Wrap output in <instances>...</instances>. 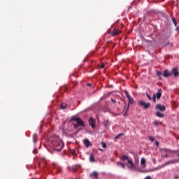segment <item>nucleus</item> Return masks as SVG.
Instances as JSON below:
<instances>
[{
	"mask_svg": "<svg viewBox=\"0 0 179 179\" xmlns=\"http://www.w3.org/2000/svg\"><path fill=\"white\" fill-rule=\"evenodd\" d=\"M103 124L104 125V127L106 128H107V127H108V125H110V121L108 120H104L103 122Z\"/></svg>",
	"mask_w": 179,
	"mask_h": 179,
	"instance_id": "a211bd4d",
	"label": "nucleus"
},
{
	"mask_svg": "<svg viewBox=\"0 0 179 179\" xmlns=\"http://www.w3.org/2000/svg\"><path fill=\"white\" fill-rule=\"evenodd\" d=\"M52 148L57 152H61L64 148V143L61 139L54 137L51 142Z\"/></svg>",
	"mask_w": 179,
	"mask_h": 179,
	"instance_id": "f257e3e1",
	"label": "nucleus"
},
{
	"mask_svg": "<svg viewBox=\"0 0 179 179\" xmlns=\"http://www.w3.org/2000/svg\"><path fill=\"white\" fill-rule=\"evenodd\" d=\"M155 110H157L158 111H166V106L162 104H157L155 106Z\"/></svg>",
	"mask_w": 179,
	"mask_h": 179,
	"instance_id": "423d86ee",
	"label": "nucleus"
},
{
	"mask_svg": "<svg viewBox=\"0 0 179 179\" xmlns=\"http://www.w3.org/2000/svg\"><path fill=\"white\" fill-rule=\"evenodd\" d=\"M178 157H179V154L178 155Z\"/></svg>",
	"mask_w": 179,
	"mask_h": 179,
	"instance_id": "a18cd8bd",
	"label": "nucleus"
},
{
	"mask_svg": "<svg viewBox=\"0 0 179 179\" xmlns=\"http://www.w3.org/2000/svg\"><path fill=\"white\" fill-rule=\"evenodd\" d=\"M152 100L153 101V103H156V94L153 95V97L152 98Z\"/></svg>",
	"mask_w": 179,
	"mask_h": 179,
	"instance_id": "c756f323",
	"label": "nucleus"
},
{
	"mask_svg": "<svg viewBox=\"0 0 179 179\" xmlns=\"http://www.w3.org/2000/svg\"><path fill=\"white\" fill-rule=\"evenodd\" d=\"M101 145H102V148H103V149H106V148H107V144H106L105 142H102Z\"/></svg>",
	"mask_w": 179,
	"mask_h": 179,
	"instance_id": "cd10ccee",
	"label": "nucleus"
},
{
	"mask_svg": "<svg viewBox=\"0 0 179 179\" xmlns=\"http://www.w3.org/2000/svg\"><path fill=\"white\" fill-rule=\"evenodd\" d=\"M178 29H179V27H177L176 30H178Z\"/></svg>",
	"mask_w": 179,
	"mask_h": 179,
	"instance_id": "37998d69",
	"label": "nucleus"
},
{
	"mask_svg": "<svg viewBox=\"0 0 179 179\" xmlns=\"http://www.w3.org/2000/svg\"><path fill=\"white\" fill-rule=\"evenodd\" d=\"M171 72L172 75H173L175 76V78L177 76H179L178 69L173 68Z\"/></svg>",
	"mask_w": 179,
	"mask_h": 179,
	"instance_id": "9d476101",
	"label": "nucleus"
},
{
	"mask_svg": "<svg viewBox=\"0 0 179 179\" xmlns=\"http://www.w3.org/2000/svg\"><path fill=\"white\" fill-rule=\"evenodd\" d=\"M162 93H163V91L162 90V89H159L157 92L155 94V98L159 100L160 99V97H162Z\"/></svg>",
	"mask_w": 179,
	"mask_h": 179,
	"instance_id": "6e6552de",
	"label": "nucleus"
},
{
	"mask_svg": "<svg viewBox=\"0 0 179 179\" xmlns=\"http://www.w3.org/2000/svg\"><path fill=\"white\" fill-rule=\"evenodd\" d=\"M66 106H67L66 103H61V105H60V108H61L62 110H65V108H66Z\"/></svg>",
	"mask_w": 179,
	"mask_h": 179,
	"instance_id": "aec40b11",
	"label": "nucleus"
},
{
	"mask_svg": "<svg viewBox=\"0 0 179 179\" xmlns=\"http://www.w3.org/2000/svg\"><path fill=\"white\" fill-rule=\"evenodd\" d=\"M77 124L78 127H85V122L80 118L77 122Z\"/></svg>",
	"mask_w": 179,
	"mask_h": 179,
	"instance_id": "ddd939ff",
	"label": "nucleus"
},
{
	"mask_svg": "<svg viewBox=\"0 0 179 179\" xmlns=\"http://www.w3.org/2000/svg\"><path fill=\"white\" fill-rule=\"evenodd\" d=\"M138 104L139 107L141 108H143V110H148L149 107H150V103L149 102H145V101H138Z\"/></svg>",
	"mask_w": 179,
	"mask_h": 179,
	"instance_id": "7ed1b4c3",
	"label": "nucleus"
},
{
	"mask_svg": "<svg viewBox=\"0 0 179 179\" xmlns=\"http://www.w3.org/2000/svg\"><path fill=\"white\" fill-rule=\"evenodd\" d=\"M149 139L150 141H151V142H154L155 138H153V137H152L151 136H149Z\"/></svg>",
	"mask_w": 179,
	"mask_h": 179,
	"instance_id": "2f4dec72",
	"label": "nucleus"
},
{
	"mask_svg": "<svg viewBox=\"0 0 179 179\" xmlns=\"http://www.w3.org/2000/svg\"><path fill=\"white\" fill-rule=\"evenodd\" d=\"M172 73L171 71H168L167 70H164L163 71L162 76H164V78H169L170 76H171Z\"/></svg>",
	"mask_w": 179,
	"mask_h": 179,
	"instance_id": "1a4fd4ad",
	"label": "nucleus"
},
{
	"mask_svg": "<svg viewBox=\"0 0 179 179\" xmlns=\"http://www.w3.org/2000/svg\"><path fill=\"white\" fill-rule=\"evenodd\" d=\"M104 66H105L104 64H101L100 66L101 69H103Z\"/></svg>",
	"mask_w": 179,
	"mask_h": 179,
	"instance_id": "f704fd0d",
	"label": "nucleus"
},
{
	"mask_svg": "<svg viewBox=\"0 0 179 179\" xmlns=\"http://www.w3.org/2000/svg\"><path fill=\"white\" fill-rule=\"evenodd\" d=\"M156 115L159 118H164V115L159 111L156 112Z\"/></svg>",
	"mask_w": 179,
	"mask_h": 179,
	"instance_id": "dca6fc26",
	"label": "nucleus"
},
{
	"mask_svg": "<svg viewBox=\"0 0 179 179\" xmlns=\"http://www.w3.org/2000/svg\"><path fill=\"white\" fill-rule=\"evenodd\" d=\"M88 122L89 125L92 128V129L96 128V120H94V118L90 117Z\"/></svg>",
	"mask_w": 179,
	"mask_h": 179,
	"instance_id": "39448f33",
	"label": "nucleus"
},
{
	"mask_svg": "<svg viewBox=\"0 0 179 179\" xmlns=\"http://www.w3.org/2000/svg\"><path fill=\"white\" fill-rule=\"evenodd\" d=\"M90 177L92 178H95V179H99V173L94 171L92 173H90Z\"/></svg>",
	"mask_w": 179,
	"mask_h": 179,
	"instance_id": "9b49d317",
	"label": "nucleus"
},
{
	"mask_svg": "<svg viewBox=\"0 0 179 179\" xmlns=\"http://www.w3.org/2000/svg\"><path fill=\"white\" fill-rule=\"evenodd\" d=\"M157 75L159 77V79H162V72L157 71Z\"/></svg>",
	"mask_w": 179,
	"mask_h": 179,
	"instance_id": "393cba45",
	"label": "nucleus"
},
{
	"mask_svg": "<svg viewBox=\"0 0 179 179\" xmlns=\"http://www.w3.org/2000/svg\"><path fill=\"white\" fill-rule=\"evenodd\" d=\"M52 166L55 169H57V173H61V167L57 166V164L56 163H53L52 164Z\"/></svg>",
	"mask_w": 179,
	"mask_h": 179,
	"instance_id": "2eb2a0df",
	"label": "nucleus"
},
{
	"mask_svg": "<svg viewBox=\"0 0 179 179\" xmlns=\"http://www.w3.org/2000/svg\"><path fill=\"white\" fill-rule=\"evenodd\" d=\"M124 93H125V94H126V97H130L131 96V95H129V93H128V91L127 90H125L124 91Z\"/></svg>",
	"mask_w": 179,
	"mask_h": 179,
	"instance_id": "c85d7f7f",
	"label": "nucleus"
},
{
	"mask_svg": "<svg viewBox=\"0 0 179 179\" xmlns=\"http://www.w3.org/2000/svg\"><path fill=\"white\" fill-rule=\"evenodd\" d=\"M84 145H85L87 148L90 146V141H89V139L84 140Z\"/></svg>",
	"mask_w": 179,
	"mask_h": 179,
	"instance_id": "f3484780",
	"label": "nucleus"
},
{
	"mask_svg": "<svg viewBox=\"0 0 179 179\" xmlns=\"http://www.w3.org/2000/svg\"><path fill=\"white\" fill-rule=\"evenodd\" d=\"M128 101H129V105L126 108V110L124 112V115H127V113H128V110L129 108V104H134V98L132 96H129L127 97Z\"/></svg>",
	"mask_w": 179,
	"mask_h": 179,
	"instance_id": "20e7f679",
	"label": "nucleus"
},
{
	"mask_svg": "<svg viewBox=\"0 0 179 179\" xmlns=\"http://www.w3.org/2000/svg\"><path fill=\"white\" fill-rule=\"evenodd\" d=\"M78 127H79L78 124H73V128H74V129H78Z\"/></svg>",
	"mask_w": 179,
	"mask_h": 179,
	"instance_id": "473e14b6",
	"label": "nucleus"
},
{
	"mask_svg": "<svg viewBox=\"0 0 179 179\" xmlns=\"http://www.w3.org/2000/svg\"><path fill=\"white\" fill-rule=\"evenodd\" d=\"M72 171L74 172V173H76V171H78V169L76 168V166L73 165L72 166Z\"/></svg>",
	"mask_w": 179,
	"mask_h": 179,
	"instance_id": "a878e982",
	"label": "nucleus"
},
{
	"mask_svg": "<svg viewBox=\"0 0 179 179\" xmlns=\"http://www.w3.org/2000/svg\"><path fill=\"white\" fill-rule=\"evenodd\" d=\"M159 124H162L161 122H159L157 120H155L154 122H153V124L155 126V127H159Z\"/></svg>",
	"mask_w": 179,
	"mask_h": 179,
	"instance_id": "5701e85b",
	"label": "nucleus"
},
{
	"mask_svg": "<svg viewBox=\"0 0 179 179\" xmlns=\"http://www.w3.org/2000/svg\"><path fill=\"white\" fill-rule=\"evenodd\" d=\"M141 164L143 169H145V167H146V159H145V158H141Z\"/></svg>",
	"mask_w": 179,
	"mask_h": 179,
	"instance_id": "f8f14e48",
	"label": "nucleus"
},
{
	"mask_svg": "<svg viewBox=\"0 0 179 179\" xmlns=\"http://www.w3.org/2000/svg\"><path fill=\"white\" fill-rule=\"evenodd\" d=\"M155 145H156V146H158L159 145V141H155Z\"/></svg>",
	"mask_w": 179,
	"mask_h": 179,
	"instance_id": "58836bf2",
	"label": "nucleus"
},
{
	"mask_svg": "<svg viewBox=\"0 0 179 179\" xmlns=\"http://www.w3.org/2000/svg\"><path fill=\"white\" fill-rule=\"evenodd\" d=\"M122 160H127V163L129 164V165H127V167L129 169H132L134 171L136 170V166H135V164H134V162H132L131 159H129V157L124 155H122Z\"/></svg>",
	"mask_w": 179,
	"mask_h": 179,
	"instance_id": "f03ea898",
	"label": "nucleus"
},
{
	"mask_svg": "<svg viewBox=\"0 0 179 179\" xmlns=\"http://www.w3.org/2000/svg\"><path fill=\"white\" fill-rule=\"evenodd\" d=\"M146 96H147L148 100H152V97L150 96V95H149V94L146 93Z\"/></svg>",
	"mask_w": 179,
	"mask_h": 179,
	"instance_id": "7c9ffc66",
	"label": "nucleus"
},
{
	"mask_svg": "<svg viewBox=\"0 0 179 179\" xmlns=\"http://www.w3.org/2000/svg\"><path fill=\"white\" fill-rule=\"evenodd\" d=\"M36 138H37V135H34V142L36 143Z\"/></svg>",
	"mask_w": 179,
	"mask_h": 179,
	"instance_id": "c9c22d12",
	"label": "nucleus"
},
{
	"mask_svg": "<svg viewBox=\"0 0 179 179\" xmlns=\"http://www.w3.org/2000/svg\"><path fill=\"white\" fill-rule=\"evenodd\" d=\"M167 156H168V155H167V154H166V155H165V157H167Z\"/></svg>",
	"mask_w": 179,
	"mask_h": 179,
	"instance_id": "79ce46f5",
	"label": "nucleus"
},
{
	"mask_svg": "<svg viewBox=\"0 0 179 179\" xmlns=\"http://www.w3.org/2000/svg\"><path fill=\"white\" fill-rule=\"evenodd\" d=\"M111 36L114 37L115 36H118V34H121V31L118 30L117 28H115L113 30L110 31Z\"/></svg>",
	"mask_w": 179,
	"mask_h": 179,
	"instance_id": "0eeeda50",
	"label": "nucleus"
},
{
	"mask_svg": "<svg viewBox=\"0 0 179 179\" xmlns=\"http://www.w3.org/2000/svg\"><path fill=\"white\" fill-rule=\"evenodd\" d=\"M117 166H121V167H122V169H125V164H124L123 163L117 162Z\"/></svg>",
	"mask_w": 179,
	"mask_h": 179,
	"instance_id": "b1692460",
	"label": "nucleus"
},
{
	"mask_svg": "<svg viewBox=\"0 0 179 179\" xmlns=\"http://www.w3.org/2000/svg\"><path fill=\"white\" fill-rule=\"evenodd\" d=\"M34 155H36V153H37V150H34Z\"/></svg>",
	"mask_w": 179,
	"mask_h": 179,
	"instance_id": "ea45409f",
	"label": "nucleus"
},
{
	"mask_svg": "<svg viewBox=\"0 0 179 179\" xmlns=\"http://www.w3.org/2000/svg\"><path fill=\"white\" fill-rule=\"evenodd\" d=\"M79 117L74 116L70 120V122H72V121H76L78 122V121H79Z\"/></svg>",
	"mask_w": 179,
	"mask_h": 179,
	"instance_id": "6ab92c4d",
	"label": "nucleus"
},
{
	"mask_svg": "<svg viewBox=\"0 0 179 179\" xmlns=\"http://www.w3.org/2000/svg\"><path fill=\"white\" fill-rule=\"evenodd\" d=\"M173 178L178 179V175H175V176H173Z\"/></svg>",
	"mask_w": 179,
	"mask_h": 179,
	"instance_id": "e433bc0d",
	"label": "nucleus"
},
{
	"mask_svg": "<svg viewBox=\"0 0 179 179\" xmlns=\"http://www.w3.org/2000/svg\"><path fill=\"white\" fill-rule=\"evenodd\" d=\"M144 179H152V178H150V176H146Z\"/></svg>",
	"mask_w": 179,
	"mask_h": 179,
	"instance_id": "4c0bfd02",
	"label": "nucleus"
},
{
	"mask_svg": "<svg viewBox=\"0 0 179 179\" xmlns=\"http://www.w3.org/2000/svg\"><path fill=\"white\" fill-rule=\"evenodd\" d=\"M87 86H92V84H87Z\"/></svg>",
	"mask_w": 179,
	"mask_h": 179,
	"instance_id": "a19ab883",
	"label": "nucleus"
},
{
	"mask_svg": "<svg viewBox=\"0 0 179 179\" xmlns=\"http://www.w3.org/2000/svg\"><path fill=\"white\" fill-rule=\"evenodd\" d=\"M89 160L91 163H94V162H96V159H94V156L93 155V154L91 153L90 155Z\"/></svg>",
	"mask_w": 179,
	"mask_h": 179,
	"instance_id": "4468645a",
	"label": "nucleus"
},
{
	"mask_svg": "<svg viewBox=\"0 0 179 179\" xmlns=\"http://www.w3.org/2000/svg\"><path fill=\"white\" fill-rule=\"evenodd\" d=\"M111 101L112 103H113V104H115L117 103V101L115 99H111Z\"/></svg>",
	"mask_w": 179,
	"mask_h": 179,
	"instance_id": "72a5a7b5",
	"label": "nucleus"
},
{
	"mask_svg": "<svg viewBox=\"0 0 179 179\" xmlns=\"http://www.w3.org/2000/svg\"><path fill=\"white\" fill-rule=\"evenodd\" d=\"M99 150H101V149H99Z\"/></svg>",
	"mask_w": 179,
	"mask_h": 179,
	"instance_id": "c03bdc74",
	"label": "nucleus"
},
{
	"mask_svg": "<svg viewBox=\"0 0 179 179\" xmlns=\"http://www.w3.org/2000/svg\"><path fill=\"white\" fill-rule=\"evenodd\" d=\"M172 22L176 27H177V20L175 17H172Z\"/></svg>",
	"mask_w": 179,
	"mask_h": 179,
	"instance_id": "4be33fe9",
	"label": "nucleus"
},
{
	"mask_svg": "<svg viewBox=\"0 0 179 179\" xmlns=\"http://www.w3.org/2000/svg\"><path fill=\"white\" fill-rule=\"evenodd\" d=\"M124 134H119L118 135H117L115 137V139H120V136H122Z\"/></svg>",
	"mask_w": 179,
	"mask_h": 179,
	"instance_id": "bb28decb",
	"label": "nucleus"
},
{
	"mask_svg": "<svg viewBox=\"0 0 179 179\" xmlns=\"http://www.w3.org/2000/svg\"><path fill=\"white\" fill-rule=\"evenodd\" d=\"M178 161L177 160H172V161H169L168 162H166V164H174V163H177Z\"/></svg>",
	"mask_w": 179,
	"mask_h": 179,
	"instance_id": "412c9836",
	"label": "nucleus"
}]
</instances>
